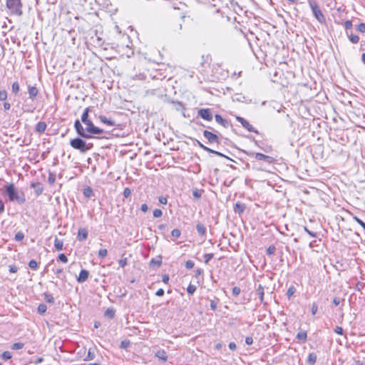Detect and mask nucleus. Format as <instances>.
Here are the masks:
<instances>
[{"label":"nucleus","mask_w":365,"mask_h":365,"mask_svg":"<svg viewBox=\"0 0 365 365\" xmlns=\"http://www.w3.org/2000/svg\"><path fill=\"white\" fill-rule=\"evenodd\" d=\"M70 145L75 150H79L82 153H86L88 150H91L93 145V143H87L81 137H77L70 140Z\"/></svg>","instance_id":"7ed1b4c3"},{"label":"nucleus","mask_w":365,"mask_h":365,"mask_svg":"<svg viewBox=\"0 0 365 365\" xmlns=\"http://www.w3.org/2000/svg\"><path fill=\"white\" fill-rule=\"evenodd\" d=\"M214 257V255L212 253H207L205 254L203 257L205 260V263L207 264Z\"/></svg>","instance_id":"79ce46f5"},{"label":"nucleus","mask_w":365,"mask_h":365,"mask_svg":"<svg viewBox=\"0 0 365 365\" xmlns=\"http://www.w3.org/2000/svg\"><path fill=\"white\" fill-rule=\"evenodd\" d=\"M31 187L34 189L35 193L37 196L41 195L43 191V185L39 182H32L31 184Z\"/></svg>","instance_id":"ddd939ff"},{"label":"nucleus","mask_w":365,"mask_h":365,"mask_svg":"<svg viewBox=\"0 0 365 365\" xmlns=\"http://www.w3.org/2000/svg\"><path fill=\"white\" fill-rule=\"evenodd\" d=\"M207 300H209L210 302V309L212 311H215L217 309V304L220 302V299L217 297H215L214 299H210L209 298H207Z\"/></svg>","instance_id":"b1692460"},{"label":"nucleus","mask_w":365,"mask_h":365,"mask_svg":"<svg viewBox=\"0 0 365 365\" xmlns=\"http://www.w3.org/2000/svg\"><path fill=\"white\" fill-rule=\"evenodd\" d=\"M47 310V306L45 304H40L38 306V312L40 314H44Z\"/></svg>","instance_id":"e433bc0d"},{"label":"nucleus","mask_w":365,"mask_h":365,"mask_svg":"<svg viewBox=\"0 0 365 365\" xmlns=\"http://www.w3.org/2000/svg\"><path fill=\"white\" fill-rule=\"evenodd\" d=\"M197 115L202 119L210 121L212 120V113L210 108H201L198 110Z\"/></svg>","instance_id":"6e6552de"},{"label":"nucleus","mask_w":365,"mask_h":365,"mask_svg":"<svg viewBox=\"0 0 365 365\" xmlns=\"http://www.w3.org/2000/svg\"><path fill=\"white\" fill-rule=\"evenodd\" d=\"M8 98V93L5 89L0 90V101H5Z\"/></svg>","instance_id":"c9c22d12"},{"label":"nucleus","mask_w":365,"mask_h":365,"mask_svg":"<svg viewBox=\"0 0 365 365\" xmlns=\"http://www.w3.org/2000/svg\"><path fill=\"white\" fill-rule=\"evenodd\" d=\"M164 293H165V292H164L163 289L160 288L156 291L155 295L158 297H163L164 295Z\"/></svg>","instance_id":"69168bd1"},{"label":"nucleus","mask_w":365,"mask_h":365,"mask_svg":"<svg viewBox=\"0 0 365 365\" xmlns=\"http://www.w3.org/2000/svg\"><path fill=\"white\" fill-rule=\"evenodd\" d=\"M295 292H296V288L294 286L289 287L287 292V294H286L288 299H290L293 296V294L295 293Z\"/></svg>","instance_id":"f704fd0d"},{"label":"nucleus","mask_w":365,"mask_h":365,"mask_svg":"<svg viewBox=\"0 0 365 365\" xmlns=\"http://www.w3.org/2000/svg\"><path fill=\"white\" fill-rule=\"evenodd\" d=\"M83 124L85 125V128L82 125L79 120H76L74 122V128L77 134L81 138L90 139L96 135L106 133L103 129L94 125L91 120Z\"/></svg>","instance_id":"f257e3e1"},{"label":"nucleus","mask_w":365,"mask_h":365,"mask_svg":"<svg viewBox=\"0 0 365 365\" xmlns=\"http://www.w3.org/2000/svg\"><path fill=\"white\" fill-rule=\"evenodd\" d=\"M123 195L125 198L130 197L131 190L129 187H125L123 192Z\"/></svg>","instance_id":"09e8293b"},{"label":"nucleus","mask_w":365,"mask_h":365,"mask_svg":"<svg viewBox=\"0 0 365 365\" xmlns=\"http://www.w3.org/2000/svg\"><path fill=\"white\" fill-rule=\"evenodd\" d=\"M147 96H155L158 98L165 96V91L163 88H158L155 89H149L146 91Z\"/></svg>","instance_id":"9d476101"},{"label":"nucleus","mask_w":365,"mask_h":365,"mask_svg":"<svg viewBox=\"0 0 365 365\" xmlns=\"http://www.w3.org/2000/svg\"><path fill=\"white\" fill-rule=\"evenodd\" d=\"M88 237V231L86 228H80L78 232L77 238L79 241H83Z\"/></svg>","instance_id":"f3484780"},{"label":"nucleus","mask_w":365,"mask_h":365,"mask_svg":"<svg viewBox=\"0 0 365 365\" xmlns=\"http://www.w3.org/2000/svg\"><path fill=\"white\" fill-rule=\"evenodd\" d=\"M317 310H318V306L317 305V304L313 303L312 305V309H311L312 314L313 315L316 314V313L317 312Z\"/></svg>","instance_id":"13d9d810"},{"label":"nucleus","mask_w":365,"mask_h":365,"mask_svg":"<svg viewBox=\"0 0 365 365\" xmlns=\"http://www.w3.org/2000/svg\"><path fill=\"white\" fill-rule=\"evenodd\" d=\"M196 230L200 236L205 237L206 235L207 229L202 224L197 223L196 225Z\"/></svg>","instance_id":"6ab92c4d"},{"label":"nucleus","mask_w":365,"mask_h":365,"mask_svg":"<svg viewBox=\"0 0 365 365\" xmlns=\"http://www.w3.org/2000/svg\"><path fill=\"white\" fill-rule=\"evenodd\" d=\"M161 264H162V258L160 256H159L158 258H152L150 261V267H160Z\"/></svg>","instance_id":"aec40b11"},{"label":"nucleus","mask_w":365,"mask_h":365,"mask_svg":"<svg viewBox=\"0 0 365 365\" xmlns=\"http://www.w3.org/2000/svg\"><path fill=\"white\" fill-rule=\"evenodd\" d=\"M83 193L85 197L90 198L93 195V191L91 187H86L83 189Z\"/></svg>","instance_id":"c756f323"},{"label":"nucleus","mask_w":365,"mask_h":365,"mask_svg":"<svg viewBox=\"0 0 365 365\" xmlns=\"http://www.w3.org/2000/svg\"><path fill=\"white\" fill-rule=\"evenodd\" d=\"M54 246L57 250H62L63 242L62 240H59L56 237L54 240Z\"/></svg>","instance_id":"2f4dec72"},{"label":"nucleus","mask_w":365,"mask_h":365,"mask_svg":"<svg viewBox=\"0 0 365 365\" xmlns=\"http://www.w3.org/2000/svg\"><path fill=\"white\" fill-rule=\"evenodd\" d=\"M24 238V235L21 232H19L15 235V240L16 241H22Z\"/></svg>","instance_id":"3c124183"},{"label":"nucleus","mask_w":365,"mask_h":365,"mask_svg":"<svg viewBox=\"0 0 365 365\" xmlns=\"http://www.w3.org/2000/svg\"><path fill=\"white\" fill-rule=\"evenodd\" d=\"M29 267L32 269H36L38 268V263L35 259L30 260Z\"/></svg>","instance_id":"c03bdc74"},{"label":"nucleus","mask_w":365,"mask_h":365,"mask_svg":"<svg viewBox=\"0 0 365 365\" xmlns=\"http://www.w3.org/2000/svg\"><path fill=\"white\" fill-rule=\"evenodd\" d=\"M354 220L359 224L363 228L364 230H365V223L361 220L359 219L358 217L356 216H354Z\"/></svg>","instance_id":"5fc2aeb1"},{"label":"nucleus","mask_w":365,"mask_h":365,"mask_svg":"<svg viewBox=\"0 0 365 365\" xmlns=\"http://www.w3.org/2000/svg\"><path fill=\"white\" fill-rule=\"evenodd\" d=\"M158 201H159L160 203L163 204V205L167 204V202H168L167 201V198L163 197V196L159 197Z\"/></svg>","instance_id":"338daca9"},{"label":"nucleus","mask_w":365,"mask_h":365,"mask_svg":"<svg viewBox=\"0 0 365 365\" xmlns=\"http://www.w3.org/2000/svg\"><path fill=\"white\" fill-rule=\"evenodd\" d=\"M155 356L158 357V359H161L163 361H166L168 360L167 354L165 351V350H163V349L158 350L155 353Z\"/></svg>","instance_id":"4be33fe9"},{"label":"nucleus","mask_w":365,"mask_h":365,"mask_svg":"<svg viewBox=\"0 0 365 365\" xmlns=\"http://www.w3.org/2000/svg\"><path fill=\"white\" fill-rule=\"evenodd\" d=\"M12 357V355L10 351H5L1 354V358L4 360H9Z\"/></svg>","instance_id":"ea45409f"},{"label":"nucleus","mask_w":365,"mask_h":365,"mask_svg":"<svg viewBox=\"0 0 365 365\" xmlns=\"http://www.w3.org/2000/svg\"><path fill=\"white\" fill-rule=\"evenodd\" d=\"M24 344L23 343L16 342L12 344L11 349L14 350H19L23 349Z\"/></svg>","instance_id":"a19ab883"},{"label":"nucleus","mask_w":365,"mask_h":365,"mask_svg":"<svg viewBox=\"0 0 365 365\" xmlns=\"http://www.w3.org/2000/svg\"><path fill=\"white\" fill-rule=\"evenodd\" d=\"M43 299L48 303L54 304V298L50 293L45 292L43 294Z\"/></svg>","instance_id":"7c9ffc66"},{"label":"nucleus","mask_w":365,"mask_h":365,"mask_svg":"<svg viewBox=\"0 0 365 365\" xmlns=\"http://www.w3.org/2000/svg\"><path fill=\"white\" fill-rule=\"evenodd\" d=\"M245 204L238 201L234 205L233 210L235 213L241 215L245 212Z\"/></svg>","instance_id":"f8f14e48"},{"label":"nucleus","mask_w":365,"mask_h":365,"mask_svg":"<svg viewBox=\"0 0 365 365\" xmlns=\"http://www.w3.org/2000/svg\"><path fill=\"white\" fill-rule=\"evenodd\" d=\"M4 110H9L11 109V103H9V102H4Z\"/></svg>","instance_id":"774afa93"},{"label":"nucleus","mask_w":365,"mask_h":365,"mask_svg":"<svg viewBox=\"0 0 365 365\" xmlns=\"http://www.w3.org/2000/svg\"><path fill=\"white\" fill-rule=\"evenodd\" d=\"M203 192V190L195 188V190H192V195L195 198L200 199L202 197Z\"/></svg>","instance_id":"473e14b6"},{"label":"nucleus","mask_w":365,"mask_h":365,"mask_svg":"<svg viewBox=\"0 0 365 365\" xmlns=\"http://www.w3.org/2000/svg\"><path fill=\"white\" fill-rule=\"evenodd\" d=\"M215 121L222 125L224 128H228L230 125V123L226 119H224L220 115L216 114L215 115Z\"/></svg>","instance_id":"4468645a"},{"label":"nucleus","mask_w":365,"mask_h":365,"mask_svg":"<svg viewBox=\"0 0 365 365\" xmlns=\"http://www.w3.org/2000/svg\"><path fill=\"white\" fill-rule=\"evenodd\" d=\"M163 215V212L160 209H155L153 210V217L158 218Z\"/></svg>","instance_id":"603ef678"},{"label":"nucleus","mask_w":365,"mask_h":365,"mask_svg":"<svg viewBox=\"0 0 365 365\" xmlns=\"http://www.w3.org/2000/svg\"><path fill=\"white\" fill-rule=\"evenodd\" d=\"M241 289L239 287H234L232 290L233 296L237 297L240 294Z\"/></svg>","instance_id":"8fccbe9b"},{"label":"nucleus","mask_w":365,"mask_h":365,"mask_svg":"<svg viewBox=\"0 0 365 365\" xmlns=\"http://www.w3.org/2000/svg\"><path fill=\"white\" fill-rule=\"evenodd\" d=\"M194 262L192 261V260H187L186 262H185V267L187 269H192L193 267H194Z\"/></svg>","instance_id":"4d7b16f0"},{"label":"nucleus","mask_w":365,"mask_h":365,"mask_svg":"<svg viewBox=\"0 0 365 365\" xmlns=\"http://www.w3.org/2000/svg\"><path fill=\"white\" fill-rule=\"evenodd\" d=\"M28 92L29 95V98L34 100L38 93V90L36 86H28Z\"/></svg>","instance_id":"2eb2a0df"},{"label":"nucleus","mask_w":365,"mask_h":365,"mask_svg":"<svg viewBox=\"0 0 365 365\" xmlns=\"http://www.w3.org/2000/svg\"><path fill=\"white\" fill-rule=\"evenodd\" d=\"M56 180V176L53 173H49L48 181L50 184H53Z\"/></svg>","instance_id":"6e6d98bb"},{"label":"nucleus","mask_w":365,"mask_h":365,"mask_svg":"<svg viewBox=\"0 0 365 365\" xmlns=\"http://www.w3.org/2000/svg\"><path fill=\"white\" fill-rule=\"evenodd\" d=\"M58 260L63 263H66L68 262V257L63 253H61L58 256Z\"/></svg>","instance_id":"37998d69"},{"label":"nucleus","mask_w":365,"mask_h":365,"mask_svg":"<svg viewBox=\"0 0 365 365\" xmlns=\"http://www.w3.org/2000/svg\"><path fill=\"white\" fill-rule=\"evenodd\" d=\"M252 156H254L255 158L257 160H263L269 164L272 163L274 161V158L272 156L266 155L259 153H252L250 154Z\"/></svg>","instance_id":"0eeeda50"},{"label":"nucleus","mask_w":365,"mask_h":365,"mask_svg":"<svg viewBox=\"0 0 365 365\" xmlns=\"http://www.w3.org/2000/svg\"><path fill=\"white\" fill-rule=\"evenodd\" d=\"M235 100L240 102H244L245 101V96L237 94L236 95V98H235Z\"/></svg>","instance_id":"680f3d73"},{"label":"nucleus","mask_w":365,"mask_h":365,"mask_svg":"<svg viewBox=\"0 0 365 365\" xmlns=\"http://www.w3.org/2000/svg\"><path fill=\"white\" fill-rule=\"evenodd\" d=\"M352 22L350 20H346L345 22H344V28L346 29V31H349V30L351 29L352 28Z\"/></svg>","instance_id":"de8ad7c7"},{"label":"nucleus","mask_w":365,"mask_h":365,"mask_svg":"<svg viewBox=\"0 0 365 365\" xmlns=\"http://www.w3.org/2000/svg\"><path fill=\"white\" fill-rule=\"evenodd\" d=\"M46 123L43 121L38 122L36 125V130L40 133H43L46 129Z\"/></svg>","instance_id":"412c9836"},{"label":"nucleus","mask_w":365,"mask_h":365,"mask_svg":"<svg viewBox=\"0 0 365 365\" xmlns=\"http://www.w3.org/2000/svg\"><path fill=\"white\" fill-rule=\"evenodd\" d=\"M334 332L337 334H340V335H342L343 334V329L342 327H336V328L334 329Z\"/></svg>","instance_id":"052dcab7"},{"label":"nucleus","mask_w":365,"mask_h":365,"mask_svg":"<svg viewBox=\"0 0 365 365\" xmlns=\"http://www.w3.org/2000/svg\"><path fill=\"white\" fill-rule=\"evenodd\" d=\"M308 4L310 9H312L314 16L317 19V20L321 24L325 23L326 18L322 12L317 1L314 0H308Z\"/></svg>","instance_id":"39448f33"},{"label":"nucleus","mask_w":365,"mask_h":365,"mask_svg":"<svg viewBox=\"0 0 365 365\" xmlns=\"http://www.w3.org/2000/svg\"><path fill=\"white\" fill-rule=\"evenodd\" d=\"M6 7L11 14L21 16L23 14L21 0H6Z\"/></svg>","instance_id":"20e7f679"},{"label":"nucleus","mask_w":365,"mask_h":365,"mask_svg":"<svg viewBox=\"0 0 365 365\" xmlns=\"http://www.w3.org/2000/svg\"><path fill=\"white\" fill-rule=\"evenodd\" d=\"M120 267H124L127 264V258L120 259L118 261Z\"/></svg>","instance_id":"bf43d9fd"},{"label":"nucleus","mask_w":365,"mask_h":365,"mask_svg":"<svg viewBox=\"0 0 365 365\" xmlns=\"http://www.w3.org/2000/svg\"><path fill=\"white\" fill-rule=\"evenodd\" d=\"M196 291V286L190 284L187 288V292L188 294L192 295Z\"/></svg>","instance_id":"58836bf2"},{"label":"nucleus","mask_w":365,"mask_h":365,"mask_svg":"<svg viewBox=\"0 0 365 365\" xmlns=\"http://www.w3.org/2000/svg\"><path fill=\"white\" fill-rule=\"evenodd\" d=\"M20 91V86L18 81H15L11 85V91L15 95L17 96L19 94V92Z\"/></svg>","instance_id":"c85d7f7f"},{"label":"nucleus","mask_w":365,"mask_h":365,"mask_svg":"<svg viewBox=\"0 0 365 365\" xmlns=\"http://www.w3.org/2000/svg\"><path fill=\"white\" fill-rule=\"evenodd\" d=\"M203 136L208 140L210 143H220L219 137L217 135L209 130H205L203 131Z\"/></svg>","instance_id":"1a4fd4ad"},{"label":"nucleus","mask_w":365,"mask_h":365,"mask_svg":"<svg viewBox=\"0 0 365 365\" xmlns=\"http://www.w3.org/2000/svg\"><path fill=\"white\" fill-rule=\"evenodd\" d=\"M346 35H347L349 41L352 43H357L359 42V37L357 35L354 34L352 33H349V31H346Z\"/></svg>","instance_id":"393cba45"},{"label":"nucleus","mask_w":365,"mask_h":365,"mask_svg":"<svg viewBox=\"0 0 365 365\" xmlns=\"http://www.w3.org/2000/svg\"><path fill=\"white\" fill-rule=\"evenodd\" d=\"M245 343L247 345H251L253 343V339L252 336H246L245 337Z\"/></svg>","instance_id":"0e129e2a"},{"label":"nucleus","mask_w":365,"mask_h":365,"mask_svg":"<svg viewBox=\"0 0 365 365\" xmlns=\"http://www.w3.org/2000/svg\"><path fill=\"white\" fill-rule=\"evenodd\" d=\"M53 271L55 272L56 274H57L58 278L61 279L62 280L65 279L66 276L63 274V269L60 268V269H57L56 270L54 269H53Z\"/></svg>","instance_id":"72a5a7b5"},{"label":"nucleus","mask_w":365,"mask_h":365,"mask_svg":"<svg viewBox=\"0 0 365 365\" xmlns=\"http://www.w3.org/2000/svg\"><path fill=\"white\" fill-rule=\"evenodd\" d=\"M257 292L259 298L260 299V302L262 303L264 301V287L260 284L258 285Z\"/></svg>","instance_id":"cd10ccee"},{"label":"nucleus","mask_w":365,"mask_h":365,"mask_svg":"<svg viewBox=\"0 0 365 365\" xmlns=\"http://www.w3.org/2000/svg\"><path fill=\"white\" fill-rule=\"evenodd\" d=\"M317 354L315 353H310L308 356L307 363L309 365H314L317 361Z\"/></svg>","instance_id":"bb28decb"},{"label":"nucleus","mask_w":365,"mask_h":365,"mask_svg":"<svg viewBox=\"0 0 365 365\" xmlns=\"http://www.w3.org/2000/svg\"><path fill=\"white\" fill-rule=\"evenodd\" d=\"M89 277V272L86 269H81L78 277H77V282L78 283L85 282Z\"/></svg>","instance_id":"9b49d317"},{"label":"nucleus","mask_w":365,"mask_h":365,"mask_svg":"<svg viewBox=\"0 0 365 365\" xmlns=\"http://www.w3.org/2000/svg\"><path fill=\"white\" fill-rule=\"evenodd\" d=\"M357 31L361 33H365V23H361L357 26Z\"/></svg>","instance_id":"864d4df0"},{"label":"nucleus","mask_w":365,"mask_h":365,"mask_svg":"<svg viewBox=\"0 0 365 365\" xmlns=\"http://www.w3.org/2000/svg\"><path fill=\"white\" fill-rule=\"evenodd\" d=\"M171 235L173 237L178 238L181 235V231L179 229H174L171 232Z\"/></svg>","instance_id":"49530a36"},{"label":"nucleus","mask_w":365,"mask_h":365,"mask_svg":"<svg viewBox=\"0 0 365 365\" xmlns=\"http://www.w3.org/2000/svg\"><path fill=\"white\" fill-rule=\"evenodd\" d=\"M108 255V251L106 249H101L99 251H98V257L100 258H105Z\"/></svg>","instance_id":"a18cd8bd"},{"label":"nucleus","mask_w":365,"mask_h":365,"mask_svg":"<svg viewBox=\"0 0 365 365\" xmlns=\"http://www.w3.org/2000/svg\"><path fill=\"white\" fill-rule=\"evenodd\" d=\"M297 339L302 342H305L307 339V334L305 331H301L297 333Z\"/></svg>","instance_id":"a878e982"},{"label":"nucleus","mask_w":365,"mask_h":365,"mask_svg":"<svg viewBox=\"0 0 365 365\" xmlns=\"http://www.w3.org/2000/svg\"><path fill=\"white\" fill-rule=\"evenodd\" d=\"M115 315V310L113 307L108 308L104 313V316L108 319H113Z\"/></svg>","instance_id":"5701e85b"},{"label":"nucleus","mask_w":365,"mask_h":365,"mask_svg":"<svg viewBox=\"0 0 365 365\" xmlns=\"http://www.w3.org/2000/svg\"><path fill=\"white\" fill-rule=\"evenodd\" d=\"M5 190L10 201H16L19 205H23L26 202L24 193L23 192H16L13 183L6 185L5 187Z\"/></svg>","instance_id":"f03ea898"},{"label":"nucleus","mask_w":365,"mask_h":365,"mask_svg":"<svg viewBox=\"0 0 365 365\" xmlns=\"http://www.w3.org/2000/svg\"><path fill=\"white\" fill-rule=\"evenodd\" d=\"M98 119L100 120V121L103 123H105L109 126H113L115 125V123L114 120H111V119H108L107 118L106 116L104 115H100L98 117Z\"/></svg>","instance_id":"a211bd4d"},{"label":"nucleus","mask_w":365,"mask_h":365,"mask_svg":"<svg viewBox=\"0 0 365 365\" xmlns=\"http://www.w3.org/2000/svg\"><path fill=\"white\" fill-rule=\"evenodd\" d=\"M276 252V247L274 245H269L266 250V254L267 255H272Z\"/></svg>","instance_id":"4c0bfd02"},{"label":"nucleus","mask_w":365,"mask_h":365,"mask_svg":"<svg viewBox=\"0 0 365 365\" xmlns=\"http://www.w3.org/2000/svg\"><path fill=\"white\" fill-rule=\"evenodd\" d=\"M236 120L237 122L240 123L242 126L247 130L249 132H252L255 133H258V130H256L247 120L240 116H236Z\"/></svg>","instance_id":"423d86ee"},{"label":"nucleus","mask_w":365,"mask_h":365,"mask_svg":"<svg viewBox=\"0 0 365 365\" xmlns=\"http://www.w3.org/2000/svg\"><path fill=\"white\" fill-rule=\"evenodd\" d=\"M18 271V268L16 265H9V272L11 273H16Z\"/></svg>","instance_id":"e2e57ef3"},{"label":"nucleus","mask_w":365,"mask_h":365,"mask_svg":"<svg viewBox=\"0 0 365 365\" xmlns=\"http://www.w3.org/2000/svg\"><path fill=\"white\" fill-rule=\"evenodd\" d=\"M91 110H92V108L91 107H87V108H85L83 113L81 115V122L83 123L90 120L88 117H89V113H91Z\"/></svg>","instance_id":"dca6fc26"}]
</instances>
